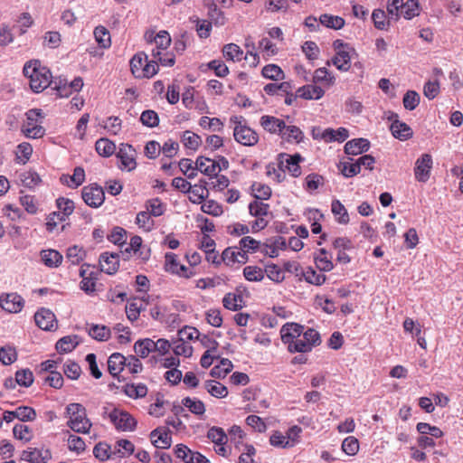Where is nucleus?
I'll use <instances>...</instances> for the list:
<instances>
[{
	"label": "nucleus",
	"mask_w": 463,
	"mask_h": 463,
	"mask_svg": "<svg viewBox=\"0 0 463 463\" xmlns=\"http://www.w3.org/2000/svg\"><path fill=\"white\" fill-rule=\"evenodd\" d=\"M65 417L68 418L67 426L73 431L82 434L90 432L92 426L87 417V411L80 403H70L66 407Z\"/></svg>",
	"instance_id": "nucleus-1"
},
{
	"label": "nucleus",
	"mask_w": 463,
	"mask_h": 463,
	"mask_svg": "<svg viewBox=\"0 0 463 463\" xmlns=\"http://www.w3.org/2000/svg\"><path fill=\"white\" fill-rule=\"evenodd\" d=\"M230 122L233 125V137L238 143L248 146H254L258 143V134L247 126L243 117L233 116L230 118Z\"/></svg>",
	"instance_id": "nucleus-2"
},
{
	"label": "nucleus",
	"mask_w": 463,
	"mask_h": 463,
	"mask_svg": "<svg viewBox=\"0 0 463 463\" xmlns=\"http://www.w3.org/2000/svg\"><path fill=\"white\" fill-rule=\"evenodd\" d=\"M31 90L39 93L50 86L52 73L39 60L31 61Z\"/></svg>",
	"instance_id": "nucleus-3"
},
{
	"label": "nucleus",
	"mask_w": 463,
	"mask_h": 463,
	"mask_svg": "<svg viewBox=\"0 0 463 463\" xmlns=\"http://www.w3.org/2000/svg\"><path fill=\"white\" fill-rule=\"evenodd\" d=\"M335 55L332 59V63L340 71H347L351 67V60L355 55V50L348 43L340 39L333 43Z\"/></svg>",
	"instance_id": "nucleus-4"
},
{
	"label": "nucleus",
	"mask_w": 463,
	"mask_h": 463,
	"mask_svg": "<svg viewBox=\"0 0 463 463\" xmlns=\"http://www.w3.org/2000/svg\"><path fill=\"white\" fill-rule=\"evenodd\" d=\"M109 419L116 429L122 431H131L137 425L136 420L129 413L118 409H114L109 413Z\"/></svg>",
	"instance_id": "nucleus-5"
},
{
	"label": "nucleus",
	"mask_w": 463,
	"mask_h": 463,
	"mask_svg": "<svg viewBox=\"0 0 463 463\" xmlns=\"http://www.w3.org/2000/svg\"><path fill=\"white\" fill-rule=\"evenodd\" d=\"M81 196L85 203L93 208L99 207L105 200L102 187L97 184L83 187Z\"/></svg>",
	"instance_id": "nucleus-6"
},
{
	"label": "nucleus",
	"mask_w": 463,
	"mask_h": 463,
	"mask_svg": "<svg viewBox=\"0 0 463 463\" xmlns=\"http://www.w3.org/2000/svg\"><path fill=\"white\" fill-rule=\"evenodd\" d=\"M136 150L131 145L120 144L117 153V157L120 161L119 167L128 171H132L137 167Z\"/></svg>",
	"instance_id": "nucleus-7"
},
{
	"label": "nucleus",
	"mask_w": 463,
	"mask_h": 463,
	"mask_svg": "<svg viewBox=\"0 0 463 463\" xmlns=\"http://www.w3.org/2000/svg\"><path fill=\"white\" fill-rule=\"evenodd\" d=\"M34 321L39 328L45 331H55L58 327L54 313L45 307H42L34 314Z\"/></svg>",
	"instance_id": "nucleus-8"
},
{
	"label": "nucleus",
	"mask_w": 463,
	"mask_h": 463,
	"mask_svg": "<svg viewBox=\"0 0 463 463\" xmlns=\"http://www.w3.org/2000/svg\"><path fill=\"white\" fill-rule=\"evenodd\" d=\"M432 164V157L429 154H423L416 160L414 175L417 181L426 183L430 179Z\"/></svg>",
	"instance_id": "nucleus-9"
},
{
	"label": "nucleus",
	"mask_w": 463,
	"mask_h": 463,
	"mask_svg": "<svg viewBox=\"0 0 463 463\" xmlns=\"http://www.w3.org/2000/svg\"><path fill=\"white\" fill-rule=\"evenodd\" d=\"M398 115L395 113H392V115L388 118L390 120H392L391 125V131L394 137L400 140H407L412 137V129L403 122H401L397 119Z\"/></svg>",
	"instance_id": "nucleus-10"
},
{
	"label": "nucleus",
	"mask_w": 463,
	"mask_h": 463,
	"mask_svg": "<svg viewBox=\"0 0 463 463\" xmlns=\"http://www.w3.org/2000/svg\"><path fill=\"white\" fill-rule=\"evenodd\" d=\"M286 245V240L282 236L271 237L262 243L260 252L275 258L279 255V250L285 249Z\"/></svg>",
	"instance_id": "nucleus-11"
},
{
	"label": "nucleus",
	"mask_w": 463,
	"mask_h": 463,
	"mask_svg": "<svg viewBox=\"0 0 463 463\" xmlns=\"http://www.w3.org/2000/svg\"><path fill=\"white\" fill-rule=\"evenodd\" d=\"M304 326L296 323H287L280 329L281 339L288 345L302 335Z\"/></svg>",
	"instance_id": "nucleus-12"
},
{
	"label": "nucleus",
	"mask_w": 463,
	"mask_h": 463,
	"mask_svg": "<svg viewBox=\"0 0 463 463\" xmlns=\"http://www.w3.org/2000/svg\"><path fill=\"white\" fill-rule=\"evenodd\" d=\"M0 307L9 313H17L23 307L22 298L20 296L14 293L1 295Z\"/></svg>",
	"instance_id": "nucleus-13"
},
{
	"label": "nucleus",
	"mask_w": 463,
	"mask_h": 463,
	"mask_svg": "<svg viewBox=\"0 0 463 463\" xmlns=\"http://www.w3.org/2000/svg\"><path fill=\"white\" fill-rule=\"evenodd\" d=\"M150 438L153 445L158 449H168L171 447L172 439L170 431L166 429L157 428L152 430Z\"/></svg>",
	"instance_id": "nucleus-14"
},
{
	"label": "nucleus",
	"mask_w": 463,
	"mask_h": 463,
	"mask_svg": "<svg viewBox=\"0 0 463 463\" xmlns=\"http://www.w3.org/2000/svg\"><path fill=\"white\" fill-rule=\"evenodd\" d=\"M260 125L266 131L271 134L280 135L286 128L284 120L268 115H264L260 118Z\"/></svg>",
	"instance_id": "nucleus-15"
},
{
	"label": "nucleus",
	"mask_w": 463,
	"mask_h": 463,
	"mask_svg": "<svg viewBox=\"0 0 463 463\" xmlns=\"http://www.w3.org/2000/svg\"><path fill=\"white\" fill-rule=\"evenodd\" d=\"M147 301L145 298H135L126 307L127 317L130 321H135L138 318L139 314L147 306Z\"/></svg>",
	"instance_id": "nucleus-16"
},
{
	"label": "nucleus",
	"mask_w": 463,
	"mask_h": 463,
	"mask_svg": "<svg viewBox=\"0 0 463 463\" xmlns=\"http://www.w3.org/2000/svg\"><path fill=\"white\" fill-rule=\"evenodd\" d=\"M370 147V142L365 138H354L345 143V152L347 155H359L366 152Z\"/></svg>",
	"instance_id": "nucleus-17"
},
{
	"label": "nucleus",
	"mask_w": 463,
	"mask_h": 463,
	"mask_svg": "<svg viewBox=\"0 0 463 463\" xmlns=\"http://www.w3.org/2000/svg\"><path fill=\"white\" fill-rule=\"evenodd\" d=\"M99 264L101 271L108 274H114L118 268V255L108 252L102 253L99 257Z\"/></svg>",
	"instance_id": "nucleus-18"
},
{
	"label": "nucleus",
	"mask_w": 463,
	"mask_h": 463,
	"mask_svg": "<svg viewBox=\"0 0 463 463\" xmlns=\"http://www.w3.org/2000/svg\"><path fill=\"white\" fill-rule=\"evenodd\" d=\"M197 171L199 170L201 173L213 177V175H217L218 174V165L216 161L210 159L204 156H199L195 162Z\"/></svg>",
	"instance_id": "nucleus-19"
},
{
	"label": "nucleus",
	"mask_w": 463,
	"mask_h": 463,
	"mask_svg": "<svg viewBox=\"0 0 463 463\" xmlns=\"http://www.w3.org/2000/svg\"><path fill=\"white\" fill-rule=\"evenodd\" d=\"M40 257L41 261L49 268H57L62 261V255L56 250H43Z\"/></svg>",
	"instance_id": "nucleus-20"
},
{
	"label": "nucleus",
	"mask_w": 463,
	"mask_h": 463,
	"mask_svg": "<svg viewBox=\"0 0 463 463\" xmlns=\"http://www.w3.org/2000/svg\"><path fill=\"white\" fill-rule=\"evenodd\" d=\"M83 87V80L80 77H76L70 83L67 80L60 81L57 90L61 97H68L72 91H80Z\"/></svg>",
	"instance_id": "nucleus-21"
},
{
	"label": "nucleus",
	"mask_w": 463,
	"mask_h": 463,
	"mask_svg": "<svg viewBox=\"0 0 463 463\" xmlns=\"http://www.w3.org/2000/svg\"><path fill=\"white\" fill-rule=\"evenodd\" d=\"M280 158L286 157L284 161V168H286L294 177H298L301 174L299 162L302 160V157L299 154H296L294 156H289L286 154H280Z\"/></svg>",
	"instance_id": "nucleus-22"
},
{
	"label": "nucleus",
	"mask_w": 463,
	"mask_h": 463,
	"mask_svg": "<svg viewBox=\"0 0 463 463\" xmlns=\"http://www.w3.org/2000/svg\"><path fill=\"white\" fill-rule=\"evenodd\" d=\"M348 137V130L345 128H339L337 129L326 128L321 133V139L326 142H344Z\"/></svg>",
	"instance_id": "nucleus-23"
},
{
	"label": "nucleus",
	"mask_w": 463,
	"mask_h": 463,
	"mask_svg": "<svg viewBox=\"0 0 463 463\" xmlns=\"http://www.w3.org/2000/svg\"><path fill=\"white\" fill-rule=\"evenodd\" d=\"M325 94V90L317 85H306L298 90V96L305 99H319Z\"/></svg>",
	"instance_id": "nucleus-24"
},
{
	"label": "nucleus",
	"mask_w": 463,
	"mask_h": 463,
	"mask_svg": "<svg viewBox=\"0 0 463 463\" xmlns=\"http://www.w3.org/2000/svg\"><path fill=\"white\" fill-rule=\"evenodd\" d=\"M126 356L119 353L112 354L108 360V370L112 376H117L123 369Z\"/></svg>",
	"instance_id": "nucleus-25"
},
{
	"label": "nucleus",
	"mask_w": 463,
	"mask_h": 463,
	"mask_svg": "<svg viewBox=\"0 0 463 463\" xmlns=\"http://www.w3.org/2000/svg\"><path fill=\"white\" fill-rule=\"evenodd\" d=\"M147 61V56L144 52L135 54L130 60V70L132 74L142 79L143 68Z\"/></svg>",
	"instance_id": "nucleus-26"
},
{
	"label": "nucleus",
	"mask_w": 463,
	"mask_h": 463,
	"mask_svg": "<svg viewBox=\"0 0 463 463\" xmlns=\"http://www.w3.org/2000/svg\"><path fill=\"white\" fill-rule=\"evenodd\" d=\"M78 345L77 335H66L58 340L55 346L59 353L66 354L73 351Z\"/></svg>",
	"instance_id": "nucleus-27"
},
{
	"label": "nucleus",
	"mask_w": 463,
	"mask_h": 463,
	"mask_svg": "<svg viewBox=\"0 0 463 463\" xmlns=\"http://www.w3.org/2000/svg\"><path fill=\"white\" fill-rule=\"evenodd\" d=\"M134 351L137 356L146 358L150 353L155 352L154 341L150 338L138 340L134 345Z\"/></svg>",
	"instance_id": "nucleus-28"
},
{
	"label": "nucleus",
	"mask_w": 463,
	"mask_h": 463,
	"mask_svg": "<svg viewBox=\"0 0 463 463\" xmlns=\"http://www.w3.org/2000/svg\"><path fill=\"white\" fill-rule=\"evenodd\" d=\"M205 390L215 398H224L228 395L226 386L214 380H208L204 383Z\"/></svg>",
	"instance_id": "nucleus-29"
},
{
	"label": "nucleus",
	"mask_w": 463,
	"mask_h": 463,
	"mask_svg": "<svg viewBox=\"0 0 463 463\" xmlns=\"http://www.w3.org/2000/svg\"><path fill=\"white\" fill-rule=\"evenodd\" d=\"M95 148L99 155L109 157L115 153L116 145L109 139L102 137L96 141Z\"/></svg>",
	"instance_id": "nucleus-30"
},
{
	"label": "nucleus",
	"mask_w": 463,
	"mask_h": 463,
	"mask_svg": "<svg viewBox=\"0 0 463 463\" xmlns=\"http://www.w3.org/2000/svg\"><path fill=\"white\" fill-rule=\"evenodd\" d=\"M222 54L227 61H240L243 57V51L235 43H228L223 46Z\"/></svg>",
	"instance_id": "nucleus-31"
},
{
	"label": "nucleus",
	"mask_w": 463,
	"mask_h": 463,
	"mask_svg": "<svg viewBox=\"0 0 463 463\" xmlns=\"http://www.w3.org/2000/svg\"><path fill=\"white\" fill-rule=\"evenodd\" d=\"M182 405L187 408L193 414L202 416L205 412L204 403L198 399L185 397L182 400Z\"/></svg>",
	"instance_id": "nucleus-32"
},
{
	"label": "nucleus",
	"mask_w": 463,
	"mask_h": 463,
	"mask_svg": "<svg viewBox=\"0 0 463 463\" xmlns=\"http://www.w3.org/2000/svg\"><path fill=\"white\" fill-rule=\"evenodd\" d=\"M94 37L98 44L104 49H108L111 45L110 33L108 29L102 25H99L94 29Z\"/></svg>",
	"instance_id": "nucleus-33"
},
{
	"label": "nucleus",
	"mask_w": 463,
	"mask_h": 463,
	"mask_svg": "<svg viewBox=\"0 0 463 463\" xmlns=\"http://www.w3.org/2000/svg\"><path fill=\"white\" fill-rule=\"evenodd\" d=\"M331 210L339 223L346 224L349 222V215L347 210L339 200H334L332 202Z\"/></svg>",
	"instance_id": "nucleus-34"
},
{
	"label": "nucleus",
	"mask_w": 463,
	"mask_h": 463,
	"mask_svg": "<svg viewBox=\"0 0 463 463\" xmlns=\"http://www.w3.org/2000/svg\"><path fill=\"white\" fill-rule=\"evenodd\" d=\"M281 137L288 142L295 141L296 143H300L304 138V134L302 130L296 126H287L285 130L280 134Z\"/></svg>",
	"instance_id": "nucleus-35"
},
{
	"label": "nucleus",
	"mask_w": 463,
	"mask_h": 463,
	"mask_svg": "<svg viewBox=\"0 0 463 463\" xmlns=\"http://www.w3.org/2000/svg\"><path fill=\"white\" fill-rule=\"evenodd\" d=\"M124 392L130 398H143L147 393V387L143 383H128L124 386Z\"/></svg>",
	"instance_id": "nucleus-36"
},
{
	"label": "nucleus",
	"mask_w": 463,
	"mask_h": 463,
	"mask_svg": "<svg viewBox=\"0 0 463 463\" xmlns=\"http://www.w3.org/2000/svg\"><path fill=\"white\" fill-rule=\"evenodd\" d=\"M89 335L95 340L107 341L110 337L111 331L106 326L92 325L89 329Z\"/></svg>",
	"instance_id": "nucleus-37"
},
{
	"label": "nucleus",
	"mask_w": 463,
	"mask_h": 463,
	"mask_svg": "<svg viewBox=\"0 0 463 463\" xmlns=\"http://www.w3.org/2000/svg\"><path fill=\"white\" fill-rule=\"evenodd\" d=\"M241 295L227 293L222 298L223 307L229 310L237 311L242 308Z\"/></svg>",
	"instance_id": "nucleus-38"
},
{
	"label": "nucleus",
	"mask_w": 463,
	"mask_h": 463,
	"mask_svg": "<svg viewBox=\"0 0 463 463\" xmlns=\"http://www.w3.org/2000/svg\"><path fill=\"white\" fill-rule=\"evenodd\" d=\"M319 22L321 24L335 30L341 29L345 25V20L342 17L327 14H322L319 17Z\"/></svg>",
	"instance_id": "nucleus-39"
},
{
	"label": "nucleus",
	"mask_w": 463,
	"mask_h": 463,
	"mask_svg": "<svg viewBox=\"0 0 463 463\" xmlns=\"http://www.w3.org/2000/svg\"><path fill=\"white\" fill-rule=\"evenodd\" d=\"M419 14V2L418 0H408L403 2L400 16L405 19H411Z\"/></svg>",
	"instance_id": "nucleus-40"
},
{
	"label": "nucleus",
	"mask_w": 463,
	"mask_h": 463,
	"mask_svg": "<svg viewBox=\"0 0 463 463\" xmlns=\"http://www.w3.org/2000/svg\"><path fill=\"white\" fill-rule=\"evenodd\" d=\"M89 267L90 265H83L80 272V275L82 278V280L80 282V288L87 293L93 292L95 290V282L93 279L90 277L91 272H87V269Z\"/></svg>",
	"instance_id": "nucleus-41"
},
{
	"label": "nucleus",
	"mask_w": 463,
	"mask_h": 463,
	"mask_svg": "<svg viewBox=\"0 0 463 463\" xmlns=\"http://www.w3.org/2000/svg\"><path fill=\"white\" fill-rule=\"evenodd\" d=\"M17 359V353L14 347L5 345L0 347V362L5 365L14 363Z\"/></svg>",
	"instance_id": "nucleus-42"
},
{
	"label": "nucleus",
	"mask_w": 463,
	"mask_h": 463,
	"mask_svg": "<svg viewBox=\"0 0 463 463\" xmlns=\"http://www.w3.org/2000/svg\"><path fill=\"white\" fill-rule=\"evenodd\" d=\"M135 446L128 439H118L114 447L113 454H118V457L131 455L134 452Z\"/></svg>",
	"instance_id": "nucleus-43"
},
{
	"label": "nucleus",
	"mask_w": 463,
	"mask_h": 463,
	"mask_svg": "<svg viewBox=\"0 0 463 463\" xmlns=\"http://www.w3.org/2000/svg\"><path fill=\"white\" fill-rule=\"evenodd\" d=\"M182 142L186 148L196 150L200 146L202 140L200 136L187 130L183 133Z\"/></svg>",
	"instance_id": "nucleus-44"
},
{
	"label": "nucleus",
	"mask_w": 463,
	"mask_h": 463,
	"mask_svg": "<svg viewBox=\"0 0 463 463\" xmlns=\"http://www.w3.org/2000/svg\"><path fill=\"white\" fill-rule=\"evenodd\" d=\"M207 438L216 445H225L228 440V437L223 429L215 426L208 430Z\"/></svg>",
	"instance_id": "nucleus-45"
},
{
	"label": "nucleus",
	"mask_w": 463,
	"mask_h": 463,
	"mask_svg": "<svg viewBox=\"0 0 463 463\" xmlns=\"http://www.w3.org/2000/svg\"><path fill=\"white\" fill-rule=\"evenodd\" d=\"M261 74L263 77L272 80H279L284 78L283 71L276 64H268L264 66L261 71Z\"/></svg>",
	"instance_id": "nucleus-46"
},
{
	"label": "nucleus",
	"mask_w": 463,
	"mask_h": 463,
	"mask_svg": "<svg viewBox=\"0 0 463 463\" xmlns=\"http://www.w3.org/2000/svg\"><path fill=\"white\" fill-rule=\"evenodd\" d=\"M56 204L61 213V217L66 220V218L73 213L74 203L64 197H60L56 200Z\"/></svg>",
	"instance_id": "nucleus-47"
},
{
	"label": "nucleus",
	"mask_w": 463,
	"mask_h": 463,
	"mask_svg": "<svg viewBox=\"0 0 463 463\" xmlns=\"http://www.w3.org/2000/svg\"><path fill=\"white\" fill-rule=\"evenodd\" d=\"M188 192L191 194L190 200L194 203H201L208 196V190L203 184L191 185Z\"/></svg>",
	"instance_id": "nucleus-48"
},
{
	"label": "nucleus",
	"mask_w": 463,
	"mask_h": 463,
	"mask_svg": "<svg viewBox=\"0 0 463 463\" xmlns=\"http://www.w3.org/2000/svg\"><path fill=\"white\" fill-rule=\"evenodd\" d=\"M136 223L146 232H150L155 224L147 211H142L137 214Z\"/></svg>",
	"instance_id": "nucleus-49"
},
{
	"label": "nucleus",
	"mask_w": 463,
	"mask_h": 463,
	"mask_svg": "<svg viewBox=\"0 0 463 463\" xmlns=\"http://www.w3.org/2000/svg\"><path fill=\"white\" fill-rule=\"evenodd\" d=\"M269 208V206L268 203H264L258 200L251 202L249 205L250 213L256 218L268 215Z\"/></svg>",
	"instance_id": "nucleus-50"
},
{
	"label": "nucleus",
	"mask_w": 463,
	"mask_h": 463,
	"mask_svg": "<svg viewBox=\"0 0 463 463\" xmlns=\"http://www.w3.org/2000/svg\"><path fill=\"white\" fill-rule=\"evenodd\" d=\"M313 346H311V345L307 342L302 335L288 345V349L290 353H307L310 352Z\"/></svg>",
	"instance_id": "nucleus-51"
},
{
	"label": "nucleus",
	"mask_w": 463,
	"mask_h": 463,
	"mask_svg": "<svg viewBox=\"0 0 463 463\" xmlns=\"http://www.w3.org/2000/svg\"><path fill=\"white\" fill-rule=\"evenodd\" d=\"M85 251L76 245L67 250L66 258L73 265L79 264L85 258Z\"/></svg>",
	"instance_id": "nucleus-52"
},
{
	"label": "nucleus",
	"mask_w": 463,
	"mask_h": 463,
	"mask_svg": "<svg viewBox=\"0 0 463 463\" xmlns=\"http://www.w3.org/2000/svg\"><path fill=\"white\" fill-rule=\"evenodd\" d=\"M343 451L349 455L354 456L359 451V441L355 437L349 436L345 438L342 442Z\"/></svg>",
	"instance_id": "nucleus-53"
},
{
	"label": "nucleus",
	"mask_w": 463,
	"mask_h": 463,
	"mask_svg": "<svg viewBox=\"0 0 463 463\" xmlns=\"http://www.w3.org/2000/svg\"><path fill=\"white\" fill-rule=\"evenodd\" d=\"M199 125L203 128H209L213 131H222L223 128V123L218 118H209L203 116L200 118Z\"/></svg>",
	"instance_id": "nucleus-54"
},
{
	"label": "nucleus",
	"mask_w": 463,
	"mask_h": 463,
	"mask_svg": "<svg viewBox=\"0 0 463 463\" xmlns=\"http://www.w3.org/2000/svg\"><path fill=\"white\" fill-rule=\"evenodd\" d=\"M110 446L107 443L99 442L95 445L93 454L96 458L105 461L111 458L113 452L110 451Z\"/></svg>",
	"instance_id": "nucleus-55"
},
{
	"label": "nucleus",
	"mask_w": 463,
	"mask_h": 463,
	"mask_svg": "<svg viewBox=\"0 0 463 463\" xmlns=\"http://www.w3.org/2000/svg\"><path fill=\"white\" fill-rule=\"evenodd\" d=\"M140 121L144 126L155 128L159 124V117L156 111L147 109L142 112Z\"/></svg>",
	"instance_id": "nucleus-56"
},
{
	"label": "nucleus",
	"mask_w": 463,
	"mask_h": 463,
	"mask_svg": "<svg viewBox=\"0 0 463 463\" xmlns=\"http://www.w3.org/2000/svg\"><path fill=\"white\" fill-rule=\"evenodd\" d=\"M243 275L249 281H261L264 278L263 270L257 266H247L243 269Z\"/></svg>",
	"instance_id": "nucleus-57"
},
{
	"label": "nucleus",
	"mask_w": 463,
	"mask_h": 463,
	"mask_svg": "<svg viewBox=\"0 0 463 463\" xmlns=\"http://www.w3.org/2000/svg\"><path fill=\"white\" fill-rule=\"evenodd\" d=\"M154 43L156 46L154 50L162 52V51L166 50L171 43L169 33L166 31H160L154 38Z\"/></svg>",
	"instance_id": "nucleus-58"
},
{
	"label": "nucleus",
	"mask_w": 463,
	"mask_h": 463,
	"mask_svg": "<svg viewBox=\"0 0 463 463\" xmlns=\"http://www.w3.org/2000/svg\"><path fill=\"white\" fill-rule=\"evenodd\" d=\"M51 458V452L47 449L31 450V463H49Z\"/></svg>",
	"instance_id": "nucleus-59"
},
{
	"label": "nucleus",
	"mask_w": 463,
	"mask_h": 463,
	"mask_svg": "<svg viewBox=\"0 0 463 463\" xmlns=\"http://www.w3.org/2000/svg\"><path fill=\"white\" fill-rule=\"evenodd\" d=\"M251 190L255 193L254 196L258 200H268L271 195L270 187L261 183H253Z\"/></svg>",
	"instance_id": "nucleus-60"
},
{
	"label": "nucleus",
	"mask_w": 463,
	"mask_h": 463,
	"mask_svg": "<svg viewBox=\"0 0 463 463\" xmlns=\"http://www.w3.org/2000/svg\"><path fill=\"white\" fill-rule=\"evenodd\" d=\"M420 95L414 90H408L402 99L403 106L406 109L413 110L420 103Z\"/></svg>",
	"instance_id": "nucleus-61"
},
{
	"label": "nucleus",
	"mask_w": 463,
	"mask_h": 463,
	"mask_svg": "<svg viewBox=\"0 0 463 463\" xmlns=\"http://www.w3.org/2000/svg\"><path fill=\"white\" fill-rule=\"evenodd\" d=\"M372 20L374 26L379 30H386L389 26V21H386V14L382 9H375L373 12Z\"/></svg>",
	"instance_id": "nucleus-62"
},
{
	"label": "nucleus",
	"mask_w": 463,
	"mask_h": 463,
	"mask_svg": "<svg viewBox=\"0 0 463 463\" xmlns=\"http://www.w3.org/2000/svg\"><path fill=\"white\" fill-rule=\"evenodd\" d=\"M146 211L151 216L158 217L164 214L165 207L158 198H154L146 202Z\"/></svg>",
	"instance_id": "nucleus-63"
},
{
	"label": "nucleus",
	"mask_w": 463,
	"mask_h": 463,
	"mask_svg": "<svg viewBox=\"0 0 463 463\" xmlns=\"http://www.w3.org/2000/svg\"><path fill=\"white\" fill-rule=\"evenodd\" d=\"M63 373L69 379L77 380L81 373V368L77 363L68 361L63 365Z\"/></svg>",
	"instance_id": "nucleus-64"
}]
</instances>
